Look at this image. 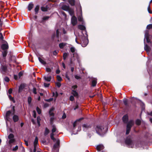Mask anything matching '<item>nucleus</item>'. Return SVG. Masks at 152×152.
Here are the masks:
<instances>
[{"mask_svg": "<svg viewBox=\"0 0 152 152\" xmlns=\"http://www.w3.org/2000/svg\"><path fill=\"white\" fill-rule=\"evenodd\" d=\"M122 120L124 124H126V134L128 135L132 127L134 124L133 120H130L129 121V116L127 114L124 115L122 118Z\"/></svg>", "mask_w": 152, "mask_h": 152, "instance_id": "1", "label": "nucleus"}, {"mask_svg": "<svg viewBox=\"0 0 152 152\" xmlns=\"http://www.w3.org/2000/svg\"><path fill=\"white\" fill-rule=\"evenodd\" d=\"M79 39L81 41V44L83 47H86L88 44V40L86 39L85 37L83 35H81L79 37Z\"/></svg>", "mask_w": 152, "mask_h": 152, "instance_id": "2", "label": "nucleus"}, {"mask_svg": "<svg viewBox=\"0 0 152 152\" xmlns=\"http://www.w3.org/2000/svg\"><path fill=\"white\" fill-rule=\"evenodd\" d=\"M0 63L1 64V67L0 69V72L3 74H5L7 72V66L6 65H3L4 64L2 63V61H1L0 58Z\"/></svg>", "mask_w": 152, "mask_h": 152, "instance_id": "3", "label": "nucleus"}, {"mask_svg": "<svg viewBox=\"0 0 152 152\" xmlns=\"http://www.w3.org/2000/svg\"><path fill=\"white\" fill-rule=\"evenodd\" d=\"M60 147V140L58 139L55 144L53 146V151L54 152H59V148Z\"/></svg>", "mask_w": 152, "mask_h": 152, "instance_id": "4", "label": "nucleus"}, {"mask_svg": "<svg viewBox=\"0 0 152 152\" xmlns=\"http://www.w3.org/2000/svg\"><path fill=\"white\" fill-rule=\"evenodd\" d=\"M96 132L99 135H101V133H103L102 131L104 129V127L102 126L97 125L95 128Z\"/></svg>", "mask_w": 152, "mask_h": 152, "instance_id": "5", "label": "nucleus"}, {"mask_svg": "<svg viewBox=\"0 0 152 152\" xmlns=\"http://www.w3.org/2000/svg\"><path fill=\"white\" fill-rule=\"evenodd\" d=\"M149 36L150 35L149 34V31L148 30H146L145 31V38L144 39V41H145V39H146L147 43H149L150 42V39L149 38Z\"/></svg>", "mask_w": 152, "mask_h": 152, "instance_id": "6", "label": "nucleus"}, {"mask_svg": "<svg viewBox=\"0 0 152 152\" xmlns=\"http://www.w3.org/2000/svg\"><path fill=\"white\" fill-rule=\"evenodd\" d=\"M125 144L128 145H133V141L129 137H127L125 140Z\"/></svg>", "mask_w": 152, "mask_h": 152, "instance_id": "7", "label": "nucleus"}, {"mask_svg": "<svg viewBox=\"0 0 152 152\" xmlns=\"http://www.w3.org/2000/svg\"><path fill=\"white\" fill-rule=\"evenodd\" d=\"M60 6H61V9L63 10L66 11H68L70 8L69 5H66L65 4H64L63 3H61L60 4Z\"/></svg>", "mask_w": 152, "mask_h": 152, "instance_id": "8", "label": "nucleus"}, {"mask_svg": "<svg viewBox=\"0 0 152 152\" xmlns=\"http://www.w3.org/2000/svg\"><path fill=\"white\" fill-rule=\"evenodd\" d=\"M82 126L83 128L84 131H86L85 130V129H88L89 128H90L92 127V124H89L87 123L86 124H84Z\"/></svg>", "mask_w": 152, "mask_h": 152, "instance_id": "9", "label": "nucleus"}, {"mask_svg": "<svg viewBox=\"0 0 152 152\" xmlns=\"http://www.w3.org/2000/svg\"><path fill=\"white\" fill-rule=\"evenodd\" d=\"M12 113V111L11 110L7 111L6 114L5 118L6 121H9L10 119V117L11 114Z\"/></svg>", "mask_w": 152, "mask_h": 152, "instance_id": "10", "label": "nucleus"}, {"mask_svg": "<svg viewBox=\"0 0 152 152\" xmlns=\"http://www.w3.org/2000/svg\"><path fill=\"white\" fill-rule=\"evenodd\" d=\"M71 22L73 26L75 25L77 23L76 17L74 16H72L71 18Z\"/></svg>", "mask_w": 152, "mask_h": 152, "instance_id": "11", "label": "nucleus"}, {"mask_svg": "<svg viewBox=\"0 0 152 152\" xmlns=\"http://www.w3.org/2000/svg\"><path fill=\"white\" fill-rule=\"evenodd\" d=\"M77 88V85H74L72 86V95H78V94L77 91L75 90Z\"/></svg>", "mask_w": 152, "mask_h": 152, "instance_id": "12", "label": "nucleus"}, {"mask_svg": "<svg viewBox=\"0 0 152 152\" xmlns=\"http://www.w3.org/2000/svg\"><path fill=\"white\" fill-rule=\"evenodd\" d=\"M8 47V45L7 42H6L5 43L3 44L1 46V48L3 50H7Z\"/></svg>", "mask_w": 152, "mask_h": 152, "instance_id": "13", "label": "nucleus"}, {"mask_svg": "<svg viewBox=\"0 0 152 152\" xmlns=\"http://www.w3.org/2000/svg\"><path fill=\"white\" fill-rule=\"evenodd\" d=\"M104 148V146L102 144L96 146V149L98 151H100Z\"/></svg>", "mask_w": 152, "mask_h": 152, "instance_id": "14", "label": "nucleus"}, {"mask_svg": "<svg viewBox=\"0 0 152 152\" xmlns=\"http://www.w3.org/2000/svg\"><path fill=\"white\" fill-rule=\"evenodd\" d=\"M44 79L46 81H50L51 78L52 76L50 75H48L47 76H44Z\"/></svg>", "mask_w": 152, "mask_h": 152, "instance_id": "15", "label": "nucleus"}, {"mask_svg": "<svg viewBox=\"0 0 152 152\" xmlns=\"http://www.w3.org/2000/svg\"><path fill=\"white\" fill-rule=\"evenodd\" d=\"M12 117V119L14 122L15 123L18 122L19 120V116L16 115L14 114Z\"/></svg>", "mask_w": 152, "mask_h": 152, "instance_id": "16", "label": "nucleus"}, {"mask_svg": "<svg viewBox=\"0 0 152 152\" xmlns=\"http://www.w3.org/2000/svg\"><path fill=\"white\" fill-rule=\"evenodd\" d=\"M80 15L78 17V20L79 21L83 22V20L82 18V10L81 9V7H80Z\"/></svg>", "mask_w": 152, "mask_h": 152, "instance_id": "17", "label": "nucleus"}, {"mask_svg": "<svg viewBox=\"0 0 152 152\" xmlns=\"http://www.w3.org/2000/svg\"><path fill=\"white\" fill-rule=\"evenodd\" d=\"M97 79L96 78H94L92 79L91 81V86L92 87L95 86L97 84Z\"/></svg>", "mask_w": 152, "mask_h": 152, "instance_id": "18", "label": "nucleus"}, {"mask_svg": "<svg viewBox=\"0 0 152 152\" xmlns=\"http://www.w3.org/2000/svg\"><path fill=\"white\" fill-rule=\"evenodd\" d=\"M144 49L146 51L147 53L150 52L151 50V48L148 46L147 45L145 44V43Z\"/></svg>", "mask_w": 152, "mask_h": 152, "instance_id": "19", "label": "nucleus"}, {"mask_svg": "<svg viewBox=\"0 0 152 152\" xmlns=\"http://www.w3.org/2000/svg\"><path fill=\"white\" fill-rule=\"evenodd\" d=\"M54 110V108L53 107H52L51 108L49 111V113L50 115V116H53L52 117H53L54 116V114L52 112H53Z\"/></svg>", "mask_w": 152, "mask_h": 152, "instance_id": "20", "label": "nucleus"}, {"mask_svg": "<svg viewBox=\"0 0 152 152\" xmlns=\"http://www.w3.org/2000/svg\"><path fill=\"white\" fill-rule=\"evenodd\" d=\"M56 37L58 39V41H59V39L60 37V36H61V32L59 31V29H57L56 31Z\"/></svg>", "mask_w": 152, "mask_h": 152, "instance_id": "21", "label": "nucleus"}, {"mask_svg": "<svg viewBox=\"0 0 152 152\" xmlns=\"http://www.w3.org/2000/svg\"><path fill=\"white\" fill-rule=\"evenodd\" d=\"M73 56L77 60V61L79 63H80V58L78 56V54L76 53H74L73 54Z\"/></svg>", "mask_w": 152, "mask_h": 152, "instance_id": "22", "label": "nucleus"}, {"mask_svg": "<svg viewBox=\"0 0 152 152\" xmlns=\"http://www.w3.org/2000/svg\"><path fill=\"white\" fill-rule=\"evenodd\" d=\"M123 103L125 106L126 107H128L129 106L128 103V100L127 99H124L123 100Z\"/></svg>", "mask_w": 152, "mask_h": 152, "instance_id": "23", "label": "nucleus"}, {"mask_svg": "<svg viewBox=\"0 0 152 152\" xmlns=\"http://www.w3.org/2000/svg\"><path fill=\"white\" fill-rule=\"evenodd\" d=\"M2 55L3 58V60H5V58L6 57L7 53V50H3V51H2Z\"/></svg>", "mask_w": 152, "mask_h": 152, "instance_id": "24", "label": "nucleus"}, {"mask_svg": "<svg viewBox=\"0 0 152 152\" xmlns=\"http://www.w3.org/2000/svg\"><path fill=\"white\" fill-rule=\"evenodd\" d=\"M25 87V85L24 84H21L20 86L19 89H18V92H21L22 90L24 89Z\"/></svg>", "mask_w": 152, "mask_h": 152, "instance_id": "25", "label": "nucleus"}, {"mask_svg": "<svg viewBox=\"0 0 152 152\" xmlns=\"http://www.w3.org/2000/svg\"><path fill=\"white\" fill-rule=\"evenodd\" d=\"M31 94H37V89L35 88L34 87L32 89L30 90Z\"/></svg>", "mask_w": 152, "mask_h": 152, "instance_id": "26", "label": "nucleus"}, {"mask_svg": "<svg viewBox=\"0 0 152 152\" xmlns=\"http://www.w3.org/2000/svg\"><path fill=\"white\" fill-rule=\"evenodd\" d=\"M141 121L139 119H137L135 121V124L137 126H140L141 124Z\"/></svg>", "mask_w": 152, "mask_h": 152, "instance_id": "27", "label": "nucleus"}, {"mask_svg": "<svg viewBox=\"0 0 152 152\" xmlns=\"http://www.w3.org/2000/svg\"><path fill=\"white\" fill-rule=\"evenodd\" d=\"M66 44V43H61L59 44V46L60 48L63 49Z\"/></svg>", "mask_w": 152, "mask_h": 152, "instance_id": "28", "label": "nucleus"}, {"mask_svg": "<svg viewBox=\"0 0 152 152\" xmlns=\"http://www.w3.org/2000/svg\"><path fill=\"white\" fill-rule=\"evenodd\" d=\"M54 134L51 133L50 134V137L51 139L53 140V142H55L56 141V139L54 137Z\"/></svg>", "mask_w": 152, "mask_h": 152, "instance_id": "29", "label": "nucleus"}, {"mask_svg": "<svg viewBox=\"0 0 152 152\" xmlns=\"http://www.w3.org/2000/svg\"><path fill=\"white\" fill-rule=\"evenodd\" d=\"M67 11L68 12L70 15L72 16H74V11L72 9L70 8Z\"/></svg>", "mask_w": 152, "mask_h": 152, "instance_id": "30", "label": "nucleus"}, {"mask_svg": "<svg viewBox=\"0 0 152 152\" xmlns=\"http://www.w3.org/2000/svg\"><path fill=\"white\" fill-rule=\"evenodd\" d=\"M39 60V62L42 64L45 65L46 64V62L40 57L38 58Z\"/></svg>", "mask_w": 152, "mask_h": 152, "instance_id": "31", "label": "nucleus"}, {"mask_svg": "<svg viewBox=\"0 0 152 152\" xmlns=\"http://www.w3.org/2000/svg\"><path fill=\"white\" fill-rule=\"evenodd\" d=\"M38 143V138L37 136L35 137L34 141V146H37Z\"/></svg>", "mask_w": 152, "mask_h": 152, "instance_id": "32", "label": "nucleus"}, {"mask_svg": "<svg viewBox=\"0 0 152 152\" xmlns=\"http://www.w3.org/2000/svg\"><path fill=\"white\" fill-rule=\"evenodd\" d=\"M49 132H50V131H49V129L47 127H46L45 128V132H44V135L45 136H46L49 134Z\"/></svg>", "mask_w": 152, "mask_h": 152, "instance_id": "33", "label": "nucleus"}, {"mask_svg": "<svg viewBox=\"0 0 152 152\" xmlns=\"http://www.w3.org/2000/svg\"><path fill=\"white\" fill-rule=\"evenodd\" d=\"M33 6L34 4L32 3H30L29 4L28 6V10L29 11H30L33 8Z\"/></svg>", "mask_w": 152, "mask_h": 152, "instance_id": "34", "label": "nucleus"}, {"mask_svg": "<svg viewBox=\"0 0 152 152\" xmlns=\"http://www.w3.org/2000/svg\"><path fill=\"white\" fill-rule=\"evenodd\" d=\"M52 133H54L56 131V126L54 125H53L52 126Z\"/></svg>", "mask_w": 152, "mask_h": 152, "instance_id": "35", "label": "nucleus"}, {"mask_svg": "<svg viewBox=\"0 0 152 152\" xmlns=\"http://www.w3.org/2000/svg\"><path fill=\"white\" fill-rule=\"evenodd\" d=\"M78 28L81 30H84L86 29L85 27L82 25H79L78 26Z\"/></svg>", "mask_w": 152, "mask_h": 152, "instance_id": "36", "label": "nucleus"}, {"mask_svg": "<svg viewBox=\"0 0 152 152\" xmlns=\"http://www.w3.org/2000/svg\"><path fill=\"white\" fill-rule=\"evenodd\" d=\"M79 96H70L69 98V100L70 101H73L74 100V96H76L77 98H78Z\"/></svg>", "mask_w": 152, "mask_h": 152, "instance_id": "37", "label": "nucleus"}, {"mask_svg": "<svg viewBox=\"0 0 152 152\" xmlns=\"http://www.w3.org/2000/svg\"><path fill=\"white\" fill-rule=\"evenodd\" d=\"M8 96L9 99L10 101L12 102L13 103H15V101L14 97H12V96Z\"/></svg>", "mask_w": 152, "mask_h": 152, "instance_id": "38", "label": "nucleus"}, {"mask_svg": "<svg viewBox=\"0 0 152 152\" xmlns=\"http://www.w3.org/2000/svg\"><path fill=\"white\" fill-rule=\"evenodd\" d=\"M39 5H37L36 6L35 8V14H37L39 10Z\"/></svg>", "mask_w": 152, "mask_h": 152, "instance_id": "39", "label": "nucleus"}, {"mask_svg": "<svg viewBox=\"0 0 152 152\" xmlns=\"http://www.w3.org/2000/svg\"><path fill=\"white\" fill-rule=\"evenodd\" d=\"M69 2L71 5L73 6L75 5V0H69Z\"/></svg>", "mask_w": 152, "mask_h": 152, "instance_id": "40", "label": "nucleus"}, {"mask_svg": "<svg viewBox=\"0 0 152 152\" xmlns=\"http://www.w3.org/2000/svg\"><path fill=\"white\" fill-rule=\"evenodd\" d=\"M8 138L9 139H13L14 138V136L13 135V134L12 133H10L9 134V135H8Z\"/></svg>", "mask_w": 152, "mask_h": 152, "instance_id": "41", "label": "nucleus"}, {"mask_svg": "<svg viewBox=\"0 0 152 152\" xmlns=\"http://www.w3.org/2000/svg\"><path fill=\"white\" fill-rule=\"evenodd\" d=\"M15 141V140L14 139H10L9 141V143L10 144H11L12 143H14Z\"/></svg>", "mask_w": 152, "mask_h": 152, "instance_id": "42", "label": "nucleus"}, {"mask_svg": "<svg viewBox=\"0 0 152 152\" xmlns=\"http://www.w3.org/2000/svg\"><path fill=\"white\" fill-rule=\"evenodd\" d=\"M36 110L38 114H40L41 113V110L38 107H37Z\"/></svg>", "mask_w": 152, "mask_h": 152, "instance_id": "43", "label": "nucleus"}, {"mask_svg": "<svg viewBox=\"0 0 152 152\" xmlns=\"http://www.w3.org/2000/svg\"><path fill=\"white\" fill-rule=\"evenodd\" d=\"M31 100L32 99L31 96H29V97H28V104H31Z\"/></svg>", "mask_w": 152, "mask_h": 152, "instance_id": "44", "label": "nucleus"}, {"mask_svg": "<svg viewBox=\"0 0 152 152\" xmlns=\"http://www.w3.org/2000/svg\"><path fill=\"white\" fill-rule=\"evenodd\" d=\"M57 80H58V81H61L62 80V78H61V76H60L59 75H57Z\"/></svg>", "mask_w": 152, "mask_h": 152, "instance_id": "45", "label": "nucleus"}, {"mask_svg": "<svg viewBox=\"0 0 152 152\" xmlns=\"http://www.w3.org/2000/svg\"><path fill=\"white\" fill-rule=\"evenodd\" d=\"M75 49L74 47H72L71 48L70 51L72 53H74L75 52Z\"/></svg>", "mask_w": 152, "mask_h": 152, "instance_id": "46", "label": "nucleus"}, {"mask_svg": "<svg viewBox=\"0 0 152 152\" xmlns=\"http://www.w3.org/2000/svg\"><path fill=\"white\" fill-rule=\"evenodd\" d=\"M18 146H16L15 147L13 148L12 149V150L14 151H15L17 150L18 149Z\"/></svg>", "mask_w": 152, "mask_h": 152, "instance_id": "47", "label": "nucleus"}, {"mask_svg": "<svg viewBox=\"0 0 152 152\" xmlns=\"http://www.w3.org/2000/svg\"><path fill=\"white\" fill-rule=\"evenodd\" d=\"M12 115H14L15 113V106H13L12 107Z\"/></svg>", "mask_w": 152, "mask_h": 152, "instance_id": "48", "label": "nucleus"}, {"mask_svg": "<svg viewBox=\"0 0 152 152\" xmlns=\"http://www.w3.org/2000/svg\"><path fill=\"white\" fill-rule=\"evenodd\" d=\"M67 56V54L66 53H64L63 54V58L64 60H65Z\"/></svg>", "mask_w": 152, "mask_h": 152, "instance_id": "49", "label": "nucleus"}, {"mask_svg": "<svg viewBox=\"0 0 152 152\" xmlns=\"http://www.w3.org/2000/svg\"><path fill=\"white\" fill-rule=\"evenodd\" d=\"M146 28L148 29H150L151 28H152V24H150L147 25Z\"/></svg>", "mask_w": 152, "mask_h": 152, "instance_id": "50", "label": "nucleus"}, {"mask_svg": "<svg viewBox=\"0 0 152 152\" xmlns=\"http://www.w3.org/2000/svg\"><path fill=\"white\" fill-rule=\"evenodd\" d=\"M53 100V98H51L48 99H45V101L48 102H50L52 101Z\"/></svg>", "mask_w": 152, "mask_h": 152, "instance_id": "51", "label": "nucleus"}, {"mask_svg": "<svg viewBox=\"0 0 152 152\" xmlns=\"http://www.w3.org/2000/svg\"><path fill=\"white\" fill-rule=\"evenodd\" d=\"M148 12L150 13H152V12L151 11L150 9V5L149 4L148 7Z\"/></svg>", "mask_w": 152, "mask_h": 152, "instance_id": "52", "label": "nucleus"}, {"mask_svg": "<svg viewBox=\"0 0 152 152\" xmlns=\"http://www.w3.org/2000/svg\"><path fill=\"white\" fill-rule=\"evenodd\" d=\"M49 18V17L48 16H45L42 19L43 20H48Z\"/></svg>", "mask_w": 152, "mask_h": 152, "instance_id": "53", "label": "nucleus"}, {"mask_svg": "<svg viewBox=\"0 0 152 152\" xmlns=\"http://www.w3.org/2000/svg\"><path fill=\"white\" fill-rule=\"evenodd\" d=\"M4 80L7 82H8L9 81V79L7 77H4Z\"/></svg>", "mask_w": 152, "mask_h": 152, "instance_id": "54", "label": "nucleus"}, {"mask_svg": "<svg viewBox=\"0 0 152 152\" xmlns=\"http://www.w3.org/2000/svg\"><path fill=\"white\" fill-rule=\"evenodd\" d=\"M44 86L45 87H48L50 85V84L49 83H44Z\"/></svg>", "mask_w": 152, "mask_h": 152, "instance_id": "55", "label": "nucleus"}, {"mask_svg": "<svg viewBox=\"0 0 152 152\" xmlns=\"http://www.w3.org/2000/svg\"><path fill=\"white\" fill-rule=\"evenodd\" d=\"M33 117L34 118H36V113L35 110H33Z\"/></svg>", "mask_w": 152, "mask_h": 152, "instance_id": "56", "label": "nucleus"}, {"mask_svg": "<svg viewBox=\"0 0 152 152\" xmlns=\"http://www.w3.org/2000/svg\"><path fill=\"white\" fill-rule=\"evenodd\" d=\"M46 71L48 72H50L51 71V69L49 68H46Z\"/></svg>", "mask_w": 152, "mask_h": 152, "instance_id": "57", "label": "nucleus"}, {"mask_svg": "<svg viewBox=\"0 0 152 152\" xmlns=\"http://www.w3.org/2000/svg\"><path fill=\"white\" fill-rule=\"evenodd\" d=\"M77 121H76L73 124V126L74 128L76 126Z\"/></svg>", "mask_w": 152, "mask_h": 152, "instance_id": "58", "label": "nucleus"}, {"mask_svg": "<svg viewBox=\"0 0 152 152\" xmlns=\"http://www.w3.org/2000/svg\"><path fill=\"white\" fill-rule=\"evenodd\" d=\"M74 34L75 36L76 37V38H75V42H76L77 43V44H80V43H79L78 41H77V36L75 33V32H74Z\"/></svg>", "mask_w": 152, "mask_h": 152, "instance_id": "59", "label": "nucleus"}, {"mask_svg": "<svg viewBox=\"0 0 152 152\" xmlns=\"http://www.w3.org/2000/svg\"><path fill=\"white\" fill-rule=\"evenodd\" d=\"M3 37L1 33H0V39L3 40Z\"/></svg>", "mask_w": 152, "mask_h": 152, "instance_id": "60", "label": "nucleus"}, {"mask_svg": "<svg viewBox=\"0 0 152 152\" xmlns=\"http://www.w3.org/2000/svg\"><path fill=\"white\" fill-rule=\"evenodd\" d=\"M12 92V88H10L8 90V93L9 94H11Z\"/></svg>", "mask_w": 152, "mask_h": 152, "instance_id": "61", "label": "nucleus"}, {"mask_svg": "<svg viewBox=\"0 0 152 152\" xmlns=\"http://www.w3.org/2000/svg\"><path fill=\"white\" fill-rule=\"evenodd\" d=\"M41 9L43 11H46V10H47L45 7H41Z\"/></svg>", "mask_w": 152, "mask_h": 152, "instance_id": "62", "label": "nucleus"}, {"mask_svg": "<svg viewBox=\"0 0 152 152\" xmlns=\"http://www.w3.org/2000/svg\"><path fill=\"white\" fill-rule=\"evenodd\" d=\"M3 3V2L1 1H0V7H4L2 4Z\"/></svg>", "mask_w": 152, "mask_h": 152, "instance_id": "63", "label": "nucleus"}, {"mask_svg": "<svg viewBox=\"0 0 152 152\" xmlns=\"http://www.w3.org/2000/svg\"><path fill=\"white\" fill-rule=\"evenodd\" d=\"M66 115L65 114V113H64L63 114V115H62V118L63 119H65L66 118Z\"/></svg>", "mask_w": 152, "mask_h": 152, "instance_id": "64", "label": "nucleus"}]
</instances>
